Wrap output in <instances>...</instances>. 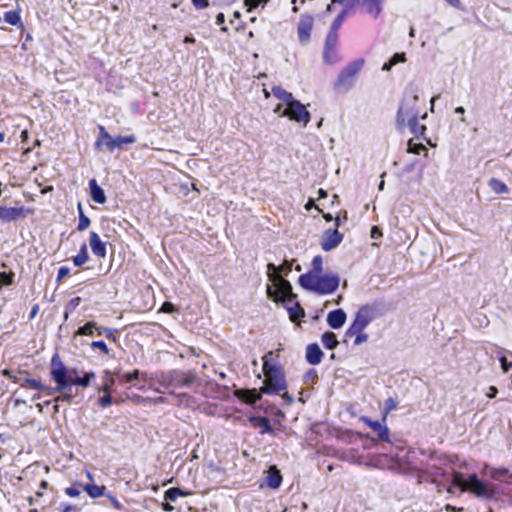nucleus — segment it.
Instances as JSON below:
<instances>
[{"instance_id": "nucleus-1", "label": "nucleus", "mask_w": 512, "mask_h": 512, "mask_svg": "<svg viewBox=\"0 0 512 512\" xmlns=\"http://www.w3.org/2000/svg\"><path fill=\"white\" fill-rule=\"evenodd\" d=\"M428 458L430 462L426 463L420 469V482H430L436 485L438 491L446 490L449 493H453L452 474L450 475L447 470L444 469V466L450 463V458L436 451H430Z\"/></svg>"}, {"instance_id": "nucleus-2", "label": "nucleus", "mask_w": 512, "mask_h": 512, "mask_svg": "<svg viewBox=\"0 0 512 512\" xmlns=\"http://www.w3.org/2000/svg\"><path fill=\"white\" fill-rule=\"evenodd\" d=\"M292 269V263L285 261L281 266L273 263L267 265V275L272 285H267V296L273 301L293 300L296 295L292 291L291 283L283 278L280 273L288 274Z\"/></svg>"}, {"instance_id": "nucleus-3", "label": "nucleus", "mask_w": 512, "mask_h": 512, "mask_svg": "<svg viewBox=\"0 0 512 512\" xmlns=\"http://www.w3.org/2000/svg\"><path fill=\"white\" fill-rule=\"evenodd\" d=\"M50 376L56 384L55 387L47 386L41 382V388L34 389L43 391L48 396H52L54 393H61V395L54 399L55 402H72L74 395L67 392L66 365L63 363L58 353H55L51 358Z\"/></svg>"}, {"instance_id": "nucleus-4", "label": "nucleus", "mask_w": 512, "mask_h": 512, "mask_svg": "<svg viewBox=\"0 0 512 512\" xmlns=\"http://www.w3.org/2000/svg\"><path fill=\"white\" fill-rule=\"evenodd\" d=\"M452 486L459 488L461 491H468L479 498L491 499L495 495L494 487L481 480L476 473L465 477L463 473L453 471Z\"/></svg>"}, {"instance_id": "nucleus-5", "label": "nucleus", "mask_w": 512, "mask_h": 512, "mask_svg": "<svg viewBox=\"0 0 512 512\" xmlns=\"http://www.w3.org/2000/svg\"><path fill=\"white\" fill-rule=\"evenodd\" d=\"M299 285L310 292H314L318 295H328L334 293L340 283V278L337 274H318L312 275L311 273H305L299 277Z\"/></svg>"}, {"instance_id": "nucleus-6", "label": "nucleus", "mask_w": 512, "mask_h": 512, "mask_svg": "<svg viewBox=\"0 0 512 512\" xmlns=\"http://www.w3.org/2000/svg\"><path fill=\"white\" fill-rule=\"evenodd\" d=\"M272 353L263 356V372L266 376L262 392L264 394L275 395L287 389L285 373L277 362H271L269 356Z\"/></svg>"}, {"instance_id": "nucleus-7", "label": "nucleus", "mask_w": 512, "mask_h": 512, "mask_svg": "<svg viewBox=\"0 0 512 512\" xmlns=\"http://www.w3.org/2000/svg\"><path fill=\"white\" fill-rule=\"evenodd\" d=\"M418 101V89L414 86L407 87L396 115V124L399 129L406 127L407 120L413 117H419Z\"/></svg>"}, {"instance_id": "nucleus-8", "label": "nucleus", "mask_w": 512, "mask_h": 512, "mask_svg": "<svg viewBox=\"0 0 512 512\" xmlns=\"http://www.w3.org/2000/svg\"><path fill=\"white\" fill-rule=\"evenodd\" d=\"M360 420L365 425L372 429L374 435H367V437L370 438L372 441L389 443L399 450H402L404 448V443L401 439H398L395 436H391L388 427L385 425V422L374 421L366 416H362Z\"/></svg>"}, {"instance_id": "nucleus-9", "label": "nucleus", "mask_w": 512, "mask_h": 512, "mask_svg": "<svg viewBox=\"0 0 512 512\" xmlns=\"http://www.w3.org/2000/svg\"><path fill=\"white\" fill-rule=\"evenodd\" d=\"M364 63V59L361 58L348 63L339 73L334 83V89L338 92H348L353 87L356 76L363 68Z\"/></svg>"}, {"instance_id": "nucleus-10", "label": "nucleus", "mask_w": 512, "mask_h": 512, "mask_svg": "<svg viewBox=\"0 0 512 512\" xmlns=\"http://www.w3.org/2000/svg\"><path fill=\"white\" fill-rule=\"evenodd\" d=\"M135 142L136 138L133 135L117 136L113 138L103 126H99V137L94 146L96 149H100L102 145H105L107 150L112 152L115 149H121L124 144H132Z\"/></svg>"}, {"instance_id": "nucleus-11", "label": "nucleus", "mask_w": 512, "mask_h": 512, "mask_svg": "<svg viewBox=\"0 0 512 512\" xmlns=\"http://www.w3.org/2000/svg\"><path fill=\"white\" fill-rule=\"evenodd\" d=\"M373 320V308L369 305L362 306L356 313L351 325L345 331V337H353V333L363 332Z\"/></svg>"}, {"instance_id": "nucleus-12", "label": "nucleus", "mask_w": 512, "mask_h": 512, "mask_svg": "<svg viewBox=\"0 0 512 512\" xmlns=\"http://www.w3.org/2000/svg\"><path fill=\"white\" fill-rule=\"evenodd\" d=\"M172 376V370L167 372L160 371L152 374L143 373V381L148 385L149 388L158 393H162V388H172Z\"/></svg>"}, {"instance_id": "nucleus-13", "label": "nucleus", "mask_w": 512, "mask_h": 512, "mask_svg": "<svg viewBox=\"0 0 512 512\" xmlns=\"http://www.w3.org/2000/svg\"><path fill=\"white\" fill-rule=\"evenodd\" d=\"M281 116L288 117L290 120L297 123H302L304 126H306L311 119L310 112L299 100L296 99L283 109Z\"/></svg>"}, {"instance_id": "nucleus-14", "label": "nucleus", "mask_w": 512, "mask_h": 512, "mask_svg": "<svg viewBox=\"0 0 512 512\" xmlns=\"http://www.w3.org/2000/svg\"><path fill=\"white\" fill-rule=\"evenodd\" d=\"M95 378L96 374L93 371H81L80 375L77 368H68L66 366L67 392H70L73 385L86 388L91 385Z\"/></svg>"}, {"instance_id": "nucleus-15", "label": "nucleus", "mask_w": 512, "mask_h": 512, "mask_svg": "<svg viewBox=\"0 0 512 512\" xmlns=\"http://www.w3.org/2000/svg\"><path fill=\"white\" fill-rule=\"evenodd\" d=\"M3 375L6 376L12 382L19 384L21 387L29 386L31 389L41 388V381L28 377V372L17 371L13 372L5 369Z\"/></svg>"}, {"instance_id": "nucleus-16", "label": "nucleus", "mask_w": 512, "mask_h": 512, "mask_svg": "<svg viewBox=\"0 0 512 512\" xmlns=\"http://www.w3.org/2000/svg\"><path fill=\"white\" fill-rule=\"evenodd\" d=\"M343 240V234L338 229L326 230L321 238V248L324 251H331L335 249Z\"/></svg>"}, {"instance_id": "nucleus-17", "label": "nucleus", "mask_w": 512, "mask_h": 512, "mask_svg": "<svg viewBox=\"0 0 512 512\" xmlns=\"http://www.w3.org/2000/svg\"><path fill=\"white\" fill-rule=\"evenodd\" d=\"M314 19L311 15H302L298 22L297 33L299 41L302 44L309 42L311 37V31L313 28Z\"/></svg>"}, {"instance_id": "nucleus-18", "label": "nucleus", "mask_w": 512, "mask_h": 512, "mask_svg": "<svg viewBox=\"0 0 512 512\" xmlns=\"http://www.w3.org/2000/svg\"><path fill=\"white\" fill-rule=\"evenodd\" d=\"M361 12L377 19L383 10L382 0H361L359 2Z\"/></svg>"}, {"instance_id": "nucleus-19", "label": "nucleus", "mask_w": 512, "mask_h": 512, "mask_svg": "<svg viewBox=\"0 0 512 512\" xmlns=\"http://www.w3.org/2000/svg\"><path fill=\"white\" fill-rule=\"evenodd\" d=\"M262 388L258 391L256 389H238L235 391V396L243 402L254 405L262 398Z\"/></svg>"}, {"instance_id": "nucleus-20", "label": "nucleus", "mask_w": 512, "mask_h": 512, "mask_svg": "<svg viewBox=\"0 0 512 512\" xmlns=\"http://www.w3.org/2000/svg\"><path fill=\"white\" fill-rule=\"evenodd\" d=\"M172 388L189 387L194 381L195 376L180 370H172Z\"/></svg>"}, {"instance_id": "nucleus-21", "label": "nucleus", "mask_w": 512, "mask_h": 512, "mask_svg": "<svg viewBox=\"0 0 512 512\" xmlns=\"http://www.w3.org/2000/svg\"><path fill=\"white\" fill-rule=\"evenodd\" d=\"M89 245H90V248L92 250V253L99 257V258H105L106 255H107V247H106V243L103 242L99 235L94 232V231H91L90 232V236H89Z\"/></svg>"}, {"instance_id": "nucleus-22", "label": "nucleus", "mask_w": 512, "mask_h": 512, "mask_svg": "<svg viewBox=\"0 0 512 512\" xmlns=\"http://www.w3.org/2000/svg\"><path fill=\"white\" fill-rule=\"evenodd\" d=\"M347 315L341 308L332 310L327 315V324L332 329H340L346 322Z\"/></svg>"}, {"instance_id": "nucleus-23", "label": "nucleus", "mask_w": 512, "mask_h": 512, "mask_svg": "<svg viewBox=\"0 0 512 512\" xmlns=\"http://www.w3.org/2000/svg\"><path fill=\"white\" fill-rule=\"evenodd\" d=\"M306 360L311 365H318L323 358V352L317 343H311L306 347Z\"/></svg>"}, {"instance_id": "nucleus-24", "label": "nucleus", "mask_w": 512, "mask_h": 512, "mask_svg": "<svg viewBox=\"0 0 512 512\" xmlns=\"http://www.w3.org/2000/svg\"><path fill=\"white\" fill-rule=\"evenodd\" d=\"M295 299L296 297L293 300H287L286 302L280 301L288 310L289 316L292 320L300 319L305 316L304 309L297 301H295Z\"/></svg>"}, {"instance_id": "nucleus-25", "label": "nucleus", "mask_w": 512, "mask_h": 512, "mask_svg": "<svg viewBox=\"0 0 512 512\" xmlns=\"http://www.w3.org/2000/svg\"><path fill=\"white\" fill-rule=\"evenodd\" d=\"M89 189L91 199L98 204H104L106 202V195L104 190L98 185L95 179L89 181Z\"/></svg>"}, {"instance_id": "nucleus-26", "label": "nucleus", "mask_w": 512, "mask_h": 512, "mask_svg": "<svg viewBox=\"0 0 512 512\" xmlns=\"http://www.w3.org/2000/svg\"><path fill=\"white\" fill-rule=\"evenodd\" d=\"M249 420L255 428L260 429L261 434H265V433L272 434L274 432L269 419L266 417L252 416V417H250Z\"/></svg>"}, {"instance_id": "nucleus-27", "label": "nucleus", "mask_w": 512, "mask_h": 512, "mask_svg": "<svg viewBox=\"0 0 512 512\" xmlns=\"http://www.w3.org/2000/svg\"><path fill=\"white\" fill-rule=\"evenodd\" d=\"M23 214V208L0 206V219L5 222L16 220Z\"/></svg>"}, {"instance_id": "nucleus-28", "label": "nucleus", "mask_w": 512, "mask_h": 512, "mask_svg": "<svg viewBox=\"0 0 512 512\" xmlns=\"http://www.w3.org/2000/svg\"><path fill=\"white\" fill-rule=\"evenodd\" d=\"M272 94L279 99L280 101L284 102L286 105L291 103L295 98L293 97L292 93L288 92L281 86H273Z\"/></svg>"}, {"instance_id": "nucleus-29", "label": "nucleus", "mask_w": 512, "mask_h": 512, "mask_svg": "<svg viewBox=\"0 0 512 512\" xmlns=\"http://www.w3.org/2000/svg\"><path fill=\"white\" fill-rule=\"evenodd\" d=\"M406 126L409 127L410 132L417 138L424 135L426 131V126L419 124L418 117H413L406 121Z\"/></svg>"}, {"instance_id": "nucleus-30", "label": "nucleus", "mask_w": 512, "mask_h": 512, "mask_svg": "<svg viewBox=\"0 0 512 512\" xmlns=\"http://www.w3.org/2000/svg\"><path fill=\"white\" fill-rule=\"evenodd\" d=\"M323 61L325 64L333 65L339 61L337 47L324 46Z\"/></svg>"}, {"instance_id": "nucleus-31", "label": "nucleus", "mask_w": 512, "mask_h": 512, "mask_svg": "<svg viewBox=\"0 0 512 512\" xmlns=\"http://www.w3.org/2000/svg\"><path fill=\"white\" fill-rule=\"evenodd\" d=\"M321 341H322L323 346L326 349H330V350L335 349L339 344L335 333H333L331 331H327V332L323 333L321 336Z\"/></svg>"}, {"instance_id": "nucleus-32", "label": "nucleus", "mask_w": 512, "mask_h": 512, "mask_svg": "<svg viewBox=\"0 0 512 512\" xmlns=\"http://www.w3.org/2000/svg\"><path fill=\"white\" fill-rule=\"evenodd\" d=\"M282 483V475L279 470L271 471L266 477V484L269 488L277 489Z\"/></svg>"}, {"instance_id": "nucleus-33", "label": "nucleus", "mask_w": 512, "mask_h": 512, "mask_svg": "<svg viewBox=\"0 0 512 512\" xmlns=\"http://www.w3.org/2000/svg\"><path fill=\"white\" fill-rule=\"evenodd\" d=\"M3 19L10 25L22 26L21 16L19 10H10L4 13Z\"/></svg>"}, {"instance_id": "nucleus-34", "label": "nucleus", "mask_w": 512, "mask_h": 512, "mask_svg": "<svg viewBox=\"0 0 512 512\" xmlns=\"http://www.w3.org/2000/svg\"><path fill=\"white\" fill-rule=\"evenodd\" d=\"M73 263L77 267H81L88 261V251L87 245L83 243L80 247V250L76 256L72 258Z\"/></svg>"}, {"instance_id": "nucleus-35", "label": "nucleus", "mask_w": 512, "mask_h": 512, "mask_svg": "<svg viewBox=\"0 0 512 512\" xmlns=\"http://www.w3.org/2000/svg\"><path fill=\"white\" fill-rule=\"evenodd\" d=\"M84 490L87 492V494L91 498H97L105 494V487L104 486H98L96 484H86L84 486Z\"/></svg>"}, {"instance_id": "nucleus-36", "label": "nucleus", "mask_w": 512, "mask_h": 512, "mask_svg": "<svg viewBox=\"0 0 512 512\" xmlns=\"http://www.w3.org/2000/svg\"><path fill=\"white\" fill-rule=\"evenodd\" d=\"M95 328H97V323L94 321H88L83 326H80L75 334L93 336L95 333Z\"/></svg>"}, {"instance_id": "nucleus-37", "label": "nucleus", "mask_w": 512, "mask_h": 512, "mask_svg": "<svg viewBox=\"0 0 512 512\" xmlns=\"http://www.w3.org/2000/svg\"><path fill=\"white\" fill-rule=\"evenodd\" d=\"M78 216H79V221H78V225H77V230L84 231L85 229H87L89 227L91 221H90L89 217L84 214L81 203H78Z\"/></svg>"}, {"instance_id": "nucleus-38", "label": "nucleus", "mask_w": 512, "mask_h": 512, "mask_svg": "<svg viewBox=\"0 0 512 512\" xmlns=\"http://www.w3.org/2000/svg\"><path fill=\"white\" fill-rule=\"evenodd\" d=\"M489 186L496 194L508 192L507 185L497 178H491L489 181Z\"/></svg>"}, {"instance_id": "nucleus-39", "label": "nucleus", "mask_w": 512, "mask_h": 512, "mask_svg": "<svg viewBox=\"0 0 512 512\" xmlns=\"http://www.w3.org/2000/svg\"><path fill=\"white\" fill-rule=\"evenodd\" d=\"M187 493L183 492L180 488L172 487L165 491L164 498L166 501L174 502L179 496H186Z\"/></svg>"}, {"instance_id": "nucleus-40", "label": "nucleus", "mask_w": 512, "mask_h": 512, "mask_svg": "<svg viewBox=\"0 0 512 512\" xmlns=\"http://www.w3.org/2000/svg\"><path fill=\"white\" fill-rule=\"evenodd\" d=\"M348 13V8H343L332 22L330 29L338 32Z\"/></svg>"}, {"instance_id": "nucleus-41", "label": "nucleus", "mask_w": 512, "mask_h": 512, "mask_svg": "<svg viewBox=\"0 0 512 512\" xmlns=\"http://www.w3.org/2000/svg\"><path fill=\"white\" fill-rule=\"evenodd\" d=\"M323 271V259L320 255H317L312 260V268L307 272L312 275L322 274Z\"/></svg>"}, {"instance_id": "nucleus-42", "label": "nucleus", "mask_w": 512, "mask_h": 512, "mask_svg": "<svg viewBox=\"0 0 512 512\" xmlns=\"http://www.w3.org/2000/svg\"><path fill=\"white\" fill-rule=\"evenodd\" d=\"M105 375H106V378H105V381L104 383L102 384V386L99 388V391H102V392H107V393H111V389H112V386L114 385L115 383V380L114 378L111 376V373L110 371L108 370H105Z\"/></svg>"}, {"instance_id": "nucleus-43", "label": "nucleus", "mask_w": 512, "mask_h": 512, "mask_svg": "<svg viewBox=\"0 0 512 512\" xmlns=\"http://www.w3.org/2000/svg\"><path fill=\"white\" fill-rule=\"evenodd\" d=\"M337 45H338V32L329 29V31L326 35V38H325L324 46L337 47Z\"/></svg>"}, {"instance_id": "nucleus-44", "label": "nucleus", "mask_w": 512, "mask_h": 512, "mask_svg": "<svg viewBox=\"0 0 512 512\" xmlns=\"http://www.w3.org/2000/svg\"><path fill=\"white\" fill-rule=\"evenodd\" d=\"M396 407H397V401L395 399H393L392 397H389L388 399L385 400L384 405H383V412H384L383 422L386 421L387 414L390 413L391 411H393L394 409H396Z\"/></svg>"}, {"instance_id": "nucleus-45", "label": "nucleus", "mask_w": 512, "mask_h": 512, "mask_svg": "<svg viewBox=\"0 0 512 512\" xmlns=\"http://www.w3.org/2000/svg\"><path fill=\"white\" fill-rule=\"evenodd\" d=\"M318 380V373L316 369L311 368L309 369L303 376V381L307 385H313Z\"/></svg>"}, {"instance_id": "nucleus-46", "label": "nucleus", "mask_w": 512, "mask_h": 512, "mask_svg": "<svg viewBox=\"0 0 512 512\" xmlns=\"http://www.w3.org/2000/svg\"><path fill=\"white\" fill-rule=\"evenodd\" d=\"M408 152L413 154H420L421 151H427V148L422 143H416L412 139L408 141Z\"/></svg>"}, {"instance_id": "nucleus-47", "label": "nucleus", "mask_w": 512, "mask_h": 512, "mask_svg": "<svg viewBox=\"0 0 512 512\" xmlns=\"http://www.w3.org/2000/svg\"><path fill=\"white\" fill-rule=\"evenodd\" d=\"M90 347H91L92 350L99 349L105 355H108L109 352H110L107 344L104 341H102V340L93 341L90 344Z\"/></svg>"}, {"instance_id": "nucleus-48", "label": "nucleus", "mask_w": 512, "mask_h": 512, "mask_svg": "<svg viewBox=\"0 0 512 512\" xmlns=\"http://www.w3.org/2000/svg\"><path fill=\"white\" fill-rule=\"evenodd\" d=\"M170 394L176 397L178 405H188L189 404L190 396L188 394H186V393H175L174 390H171Z\"/></svg>"}, {"instance_id": "nucleus-49", "label": "nucleus", "mask_w": 512, "mask_h": 512, "mask_svg": "<svg viewBox=\"0 0 512 512\" xmlns=\"http://www.w3.org/2000/svg\"><path fill=\"white\" fill-rule=\"evenodd\" d=\"M498 359L501 365V369L504 373H507L512 368V361H509L507 357L501 352L498 355Z\"/></svg>"}, {"instance_id": "nucleus-50", "label": "nucleus", "mask_w": 512, "mask_h": 512, "mask_svg": "<svg viewBox=\"0 0 512 512\" xmlns=\"http://www.w3.org/2000/svg\"><path fill=\"white\" fill-rule=\"evenodd\" d=\"M508 474L509 471L507 469H494L491 472V478L497 481H504Z\"/></svg>"}, {"instance_id": "nucleus-51", "label": "nucleus", "mask_w": 512, "mask_h": 512, "mask_svg": "<svg viewBox=\"0 0 512 512\" xmlns=\"http://www.w3.org/2000/svg\"><path fill=\"white\" fill-rule=\"evenodd\" d=\"M115 375H117L119 381L124 384H133L136 386V383H134V379L132 378L130 372L129 373H123L121 374L119 371L115 372Z\"/></svg>"}, {"instance_id": "nucleus-52", "label": "nucleus", "mask_w": 512, "mask_h": 512, "mask_svg": "<svg viewBox=\"0 0 512 512\" xmlns=\"http://www.w3.org/2000/svg\"><path fill=\"white\" fill-rule=\"evenodd\" d=\"M104 395L99 398V405L103 408L109 407L113 403L111 393L103 392Z\"/></svg>"}, {"instance_id": "nucleus-53", "label": "nucleus", "mask_w": 512, "mask_h": 512, "mask_svg": "<svg viewBox=\"0 0 512 512\" xmlns=\"http://www.w3.org/2000/svg\"><path fill=\"white\" fill-rule=\"evenodd\" d=\"M353 336H355V339H354L355 346H359L368 340V334H366L364 331L353 333Z\"/></svg>"}, {"instance_id": "nucleus-54", "label": "nucleus", "mask_w": 512, "mask_h": 512, "mask_svg": "<svg viewBox=\"0 0 512 512\" xmlns=\"http://www.w3.org/2000/svg\"><path fill=\"white\" fill-rule=\"evenodd\" d=\"M81 303L80 297H74L66 304L67 312H73Z\"/></svg>"}, {"instance_id": "nucleus-55", "label": "nucleus", "mask_w": 512, "mask_h": 512, "mask_svg": "<svg viewBox=\"0 0 512 512\" xmlns=\"http://www.w3.org/2000/svg\"><path fill=\"white\" fill-rule=\"evenodd\" d=\"M269 0H244L245 5L248 7V11L256 8L258 5H265Z\"/></svg>"}, {"instance_id": "nucleus-56", "label": "nucleus", "mask_w": 512, "mask_h": 512, "mask_svg": "<svg viewBox=\"0 0 512 512\" xmlns=\"http://www.w3.org/2000/svg\"><path fill=\"white\" fill-rule=\"evenodd\" d=\"M394 65L398 63H404L406 62V54L405 53H395L390 59H389Z\"/></svg>"}, {"instance_id": "nucleus-57", "label": "nucleus", "mask_w": 512, "mask_h": 512, "mask_svg": "<svg viewBox=\"0 0 512 512\" xmlns=\"http://www.w3.org/2000/svg\"><path fill=\"white\" fill-rule=\"evenodd\" d=\"M107 497L109 498L111 504L113 505V507L119 511H125V512H128L124 505L122 503H120L114 496L112 495H109L107 494Z\"/></svg>"}, {"instance_id": "nucleus-58", "label": "nucleus", "mask_w": 512, "mask_h": 512, "mask_svg": "<svg viewBox=\"0 0 512 512\" xmlns=\"http://www.w3.org/2000/svg\"><path fill=\"white\" fill-rule=\"evenodd\" d=\"M191 2L197 10H202L209 6V0H191Z\"/></svg>"}, {"instance_id": "nucleus-59", "label": "nucleus", "mask_w": 512, "mask_h": 512, "mask_svg": "<svg viewBox=\"0 0 512 512\" xmlns=\"http://www.w3.org/2000/svg\"><path fill=\"white\" fill-rule=\"evenodd\" d=\"M105 333V337L109 340H112L113 342H116L118 330L116 329H103Z\"/></svg>"}, {"instance_id": "nucleus-60", "label": "nucleus", "mask_w": 512, "mask_h": 512, "mask_svg": "<svg viewBox=\"0 0 512 512\" xmlns=\"http://www.w3.org/2000/svg\"><path fill=\"white\" fill-rule=\"evenodd\" d=\"M70 273V269L66 266H61L59 269H58V274H57V282H60L64 277H66L68 274Z\"/></svg>"}, {"instance_id": "nucleus-61", "label": "nucleus", "mask_w": 512, "mask_h": 512, "mask_svg": "<svg viewBox=\"0 0 512 512\" xmlns=\"http://www.w3.org/2000/svg\"><path fill=\"white\" fill-rule=\"evenodd\" d=\"M359 0H332V4H340L344 6V8H350L354 3L358 2Z\"/></svg>"}, {"instance_id": "nucleus-62", "label": "nucleus", "mask_w": 512, "mask_h": 512, "mask_svg": "<svg viewBox=\"0 0 512 512\" xmlns=\"http://www.w3.org/2000/svg\"><path fill=\"white\" fill-rule=\"evenodd\" d=\"M65 493L70 497H77L80 495V490L75 486H70L65 489Z\"/></svg>"}, {"instance_id": "nucleus-63", "label": "nucleus", "mask_w": 512, "mask_h": 512, "mask_svg": "<svg viewBox=\"0 0 512 512\" xmlns=\"http://www.w3.org/2000/svg\"><path fill=\"white\" fill-rule=\"evenodd\" d=\"M370 236L372 239H379L380 237H382L381 229L378 226H373L371 228Z\"/></svg>"}, {"instance_id": "nucleus-64", "label": "nucleus", "mask_w": 512, "mask_h": 512, "mask_svg": "<svg viewBox=\"0 0 512 512\" xmlns=\"http://www.w3.org/2000/svg\"><path fill=\"white\" fill-rule=\"evenodd\" d=\"M497 394H498V389L495 386H490L489 392L487 393V397L490 399H493L497 396Z\"/></svg>"}]
</instances>
